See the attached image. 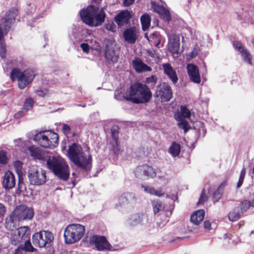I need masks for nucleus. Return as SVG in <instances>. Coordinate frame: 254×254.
Returning a JSON list of instances; mask_svg holds the SVG:
<instances>
[{
	"label": "nucleus",
	"instance_id": "1",
	"mask_svg": "<svg viewBox=\"0 0 254 254\" xmlns=\"http://www.w3.org/2000/svg\"><path fill=\"white\" fill-rule=\"evenodd\" d=\"M30 156L34 159L45 160L46 159L47 165L55 175L60 179L66 181L69 176V169L68 165L64 159L50 154L45 155L40 149L34 145L27 146Z\"/></svg>",
	"mask_w": 254,
	"mask_h": 254
},
{
	"label": "nucleus",
	"instance_id": "2",
	"mask_svg": "<svg viewBox=\"0 0 254 254\" xmlns=\"http://www.w3.org/2000/svg\"><path fill=\"white\" fill-rule=\"evenodd\" d=\"M123 97L127 101L133 103L146 104L150 101L152 94L146 84L135 82L130 85L128 90L124 93Z\"/></svg>",
	"mask_w": 254,
	"mask_h": 254
},
{
	"label": "nucleus",
	"instance_id": "3",
	"mask_svg": "<svg viewBox=\"0 0 254 254\" xmlns=\"http://www.w3.org/2000/svg\"><path fill=\"white\" fill-rule=\"evenodd\" d=\"M67 156L75 166L84 169L91 163L92 156L89 151L84 152L82 147L75 143L69 145Z\"/></svg>",
	"mask_w": 254,
	"mask_h": 254
},
{
	"label": "nucleus",
	"instance_id": "4",
	"mask_svg": "<svg viewBox=\"0 0 254 254\" xmlns=\"http://www.w3.org/2000/svg\"><path fill=\"white\" fill-rule=\"evenodd\" d=\"M81 19L85 24L97 27L101 25L105 20L106 14L103 9H100L97 6L89 5L82 9L80 12Z\"/></svg>",
	"mask_w": 254,
	"mask_h": 254
},
{
	"label": "nucleus",
	"instance_id": "5",
	"mask_svg": "<svg viewBox=\"0 0 254 254\" xmlns=\"http://www.w3.org/2000/svg\"><path fill=\"white\" fill-rule=\"evenodd\" d=\"M17 10L12 8L2 17L0 23V57L4 59L6 56V45L4 40V36L7 34L11 25L14 22L17 15Z\"/></svg>",
	"mask_w": 254,
	"mask_h": 254
},
{
	"label": "nucleus",
	"instance_id": "6",
	"mask_svg": "<svg viewBox=\"0 0 254 254\" xmlns=\"http://www.w3.org/2000/svg\"><path fill=\"white\" fill-rule=\"evenodd\" d=\"M36 76V72L34 69L27 68L22 71L18 68H13L10 72V77L12 80L16 79L18 86L21 89L25 88L31 83Z\"/></svg>",
	"mask_w": 254,
	"mask_h": 254
},
{
	"label": "nucleus",
	"instance_id": "7",
	"mask_svg": "<svg viewBox=\"0 0 254 254\" xmlns=\"http://www.w3.org/2000/svg\"><path fill=\"white\" fill-rule=\"evenodd\" d=\"M45 131H40L34 135V140L43 148H53L57 144L58 135L56 133L48 132L45 134Z\"/></svg>",
	"mask_w": 254,
	"mask_h": 254
},
{
	"label": "nucleus",
	"instance_id": "8",
	"mask_svg": "<svg viewBox=\"0 0 254 254\" xmlns=\"http://www.w3.org/2000/svg\"><path fill=\"white\" fill-rule=\"evenodd\" d=\"M136 200L137 197L134 193L126 192L120 196L118 202L115 204V207L123 213L132 209Z\"/></svg>",
	"mask_w": 254,
	"mask_h": 254
},
{
	"label": "nucleus",
	"instance_id": "9",
	"mask_svg": "<svg viewBox=\"0 0 254 254\" xmlns=\"http://www.w3.org/2000/svg\"><path fill=\"white\" fill-rule=\"evenodd\" d=\"M33 242L35 245L39 247H49L54 240L53 234L48 231H43L35 233L32 237Z\"/></svg>",
	"mask_w": 254,
	"mask_h": 254
},
{
	"label": "nucleus",
	"instance_id": "10",
	"mask_svg": "<svg viewBox=\"0 0 254 254\" xmlns=\"http://www.w3.org/2000/svg\"><path fill=\"white\" fill-rule=\"evenodd\" d=\"M105 55L109 64L117 63L119 59V49L116 45V42L112 40H107L105 42Z\"/></svg>",
	"mask_w": 254,
	"mask_h": 254
},
{
	"label": "nucleus",
	"instance_id": "11",
	"mask_svg": "<svg viewBox=\"0 0 254 254\" xmlns=\"http://www.w3.org/2000/svg\"><path fill=\"white\" fill-rule=\"evenodd\" d=\"M13 212L16 219L19 222L32 219L34 214L33 209L31 207L23 204L16 206Z\"/></svg>",
	"mask_w": 254,
	"mask_h": 254
},
{
	"label": "nucleus",
	"instance_id": "12",
	"mask_svg": "<svg viewBox=\"0 0 254 254\" xmlns=\"http://www.w3.org/2000/svg\"><path fill=\"white\" fill-rule=\"evenodd\" d=\"M89 243L99 251H111L112 247L103 236L93 235L89 238Z\"/></svg>",
	"mask_w": 254,
	"mask_h": 254
},
{
	"label": "nucleus",
	"instance_id": "13",
	"mask_svg": "<svg viewBox=\"0 0 254 254\" xmlns=\"http://www.w3.org/2000/svg\"><path fill=\"white\" fill-rule=\"evenodd\" d=\"M30 238V229L28 226L17 228L11 235V242L13 245H17Z\"/></svg>",
	"mask_w": 254,
	"mask_h": 254
},
{
	"label": "nucleus",
	"instance_id": "14",
	"mask_svg": "<svg viewBox=\"0 0 254 254\" xmlns=\"http://www.w3.org/2000/svg\"><path fill=\"white\" fill-rule=\"evenodd\" d=\"M28 178L31 185L40 186L46 182V176L45 170L40 171L36 169H30L28 172Z\"/></svg>",
	"mask_w": 254,
	"mask_h": 254
},
{
	"label": "nucleus",
	"instance_id": "15",
	"mask_svg": "<svg viewBox=\"0 0 254 254\" xmlns=\"http://www.w3.org/2000/svg\"><path fill=\"white\" fill-rule=\"evenodd\" d=\"M160 97L162 102H168L172 97V91L171 86L166 82L161 83L157 86L154 95Z\"/></svg>",
	"mask_w": 254,
	"mask_h": 254
},
{
	"label": "nucleus",
	"instance_id": "16",
	"mask_svg": "<svg viewBox=\"0 0 254 254\" xmlns=\"http://www.w3.org/2000/svg\"><path fill=\"white\" fill-rule=\"evenodd\" d=\"M136 178L140 179H145L147 178H154L156 173L152 166L143 164L137 166L134 171Z\"/></svg>",
	"mask_w": 254,
	"mask_h": 254
},
{
	"label": "nucleus",
	"instance_id": "17",
	"mask_svg": "<svg viewBox=\"0 0 254 254\" xmlns=\"http://www.w3.org/2000/svg\"><path fill=\"white\" fill-rule=\"evenodd\" d=\"M187 68L190 80L194 83H200L201 78L199 69L197 66L194 64H189L187 65Z\"/></svg>",
	"mask_w": 254,
	"mask_h": 254
},
{
	"label": "nucleus",
	"instance_id": "18",
	"mask_svg": "<svg viewBox=\"0 0 254 254\" xmlns=\"http://www.w3.org/2000/svg\"><path fill=\"white\" fill-rule=\"evenodd\" d=\"M180 37L177 34H171L169 37L168 50L172 54H178L180 49Z\"/></svg>",
	"mask_w": 254,
	"mask_h": 254
},
{
	"label": "nucleus",
	"instance_id": "19",
	"mask_svg": "<svg viewBox=\"0 0 254 254\" xmlns=\"http://www.w3.org/2000/svg\"><path fill=\"white\" fill-rule=\"evenodd\" d=\"M138 36V31L135 27H133L126 29L123 33V37L125 40L131 44L135 43Z\"/></svg>",
	"mask_w": 254,
	"mask_h": 254
},
{
	"label": "nucleus",
	"instance_id": "20",
	"mask_svg": "<svg viewBox=\"0 0 254 254\" xmlns=\"http://www.w3.org/2000/svg\"><path fill=\"white\" fill-rule=\"evenodd\" d=\"M234 48L238 51L242 55L243 60L250 64H252V56L242 44L237 41L233 42Z\"/></svg>",
	"mask_w": 254,
	"mask_h": 254
},
{
	"label": "nucleus",
	"instance_id": "21",
	"mask_svg": "<svg viewBox=\"0 0 254 254\" xmlns=\"http://www.w3.org/2000/svg\"><path fill=\"white\" fill-rule=\"evenodd\" d=\"M15 179L14 174L10 171H6L3 176L2 186L6 190H10L14 187Z\"/></svg>",
	"mask_w": 254,
	"mask_h": 254
},
{
	"label": "nucleus",
	"instance_id": "22",
	"mask_svg": "<svg viewBox=\"0 0 254 254\" xmlns=\"http://www.w3.org/2000/svg\"><path fill=\"white\" fill-rule=\"evenodd\" d=\"M144 221H147V216L143 213L132 214L127 220V223L130 226H135L138 224H145Z\"/></svg>",
	"mask_w": 254,
	"mask_h": 254
},
{
	"label": "nucleus",
	"instance_id": "23",
	"mask_svg": "<svg viewBox=\"0 0 254 254\" xmlns=\"http://www.w3.org/2000/svg\"><path fill=\"white\" fill-rule=\"evenodd\" d=\"M131 18V15L128 10H123L115 18V21L119 26L127 24Z\"/></svg>",
	"mask_w": 254,
	"mask_h": 254
},
{
	"label": "nucleus",
	"instance_id": "24",
	"mask_svg": "<svg viewBox=\"0 0 254 254\" xmlns=\"http://www.w3.org/2000/svg\"><path fill=\"white\" fill-rule=\"evenodd\" d=\"M132 66L138 73L151 71V68L144 63L140 59H135L132 62Z\"/></svg>",
	"mask_w": 254,
	"mask_h": 254
},
{
	"label": "nucleus",
	"instance_id": "25",
	"mask_svg": "<svg viewBox=\"0 0 254 254\" xmlns=\"http://www.w3.org/2000/svg\"><path fill=\"white\" fill-rule=\"evenodd\" d=\"M162 67L165 74L169 77L173 83H176L178 80V78L176 71L171 64L169 63L164 64Z\"/></svg>",
	"mask_w": 254,
	"mask_h": 254
},
{
	"label": "nucleus",
	"instance_id": "26",
	"mask_svg": "<svg viewBox=\"0 0 254 254\" xmlns=\"http://www.w3.org/2000/svg\"><path fill=\"white\" fill-rule=\"evenodd\" d=\"M154 10L156 12L158 13L160 15L161 18L164 20L169 22L171 20L170 11L162 5H155Z\"/></svg>",
	"mask_w": 254,
	"mask_h": 254
},
{
	"label": "nucleus",
	"instance_id": "27",
	"mask_svg": "<svg viewBox=\"0 0 254 254\" xmlns=\"http://www.w3.org/2000/svg\"><path fill=\"white\" fill-rule=\"evenodd\" d=\"M71 228L68 225L64 230V237L66 244H72L78 241Z\"/></svg>",
	"mask_w": 254,
	"mask_h": 254
},
{
	"label": "nucleus",
	"instance_id": "28",
	"mask_svg": "<svg viewBox=\"0 0 254 254\" xmlns=\"http://www.w3.org/2000/svg\"><path fill=\"white\" fill-rule=\"evenodd\" d=\"M205 211L203 209H199L194 211L190 216V221L193 224L198 225L203 219Z\"/></svg>",
	"mask_w": 254,
	"mask_h": 254
},
{
	"label": "nucleus",
	"instance_id": "29",
	"mask_svg": "<svg viewBox=\"0 0 254 254\" xmlns=\"http://www.w3.org/2000/svg\"><path fill=\"white\" fill-rule=\"evenodd\" d=\"M69 226L71 227V229L74 233H75V235L78 241L81 239L85 233L84 227L80 224H77L69 225Z\"/></svg>",
	"mask_w": 254,
	"mask_h": 254
},
{
	"label": "nucleus",
	"instance_id": "30",
	"mask_svg": "<svg viewBox=\"0 0 254 254\" xmlns=\"http://www.w3.org/2000/svg\"><path fill=\"white\" fill-rule=\"evenodd\" d=\"M142 189H143L144 191L151 195H154L158 197L163 196L164 192H163L162 189L160 188L158 190H155L154 188L149 186H144L142 185L141 186Z\"/></svg>",
	"mask_w": 254,
	"mask_h": 254
},
{
	"label": "nucleus",
	"instance_id": "31",
	"mask_svg": "<svg viewBox=\"0 0 254 254\" xmlns=\"http://www.w3.org/2000/svg\"><path fill=\"white\" fill-rule=\"evenodd\" d=\"M19 221L16 219V218L13 215V212L7 217L5 220V227L8 230H13L16 227V225Z\"/></svg>",
	"mask_w": 254,
	"mask_h": 254
},
{
	"label": "nucleus",
	"instance_id": "32",
	"mask_svg": "<svg viewBox=\"0 0 254 254\" xmlns=\"http://www.w3.org/2000/svg\"><path fill=\"white\" fill-rule=\"evenodd\" d=\"M175 117L178 122V126L179 127L184 129V132L186 133L190 128L189 123L180 115H175Z\"/></svg>",
	"mask_w": 254,
	"mask_h": 254
},
{
	"label": "nucleus",
	"instance_id": "33",
	"mask_svg": "<svg viewBox=\"0 0 254 254\" xmlns=\"http://www.w3.org/2000/svg\"><path fill=\"white\" fill-rule=\"evenodd\" d=\"M153 213L155 215L162 212L164 209V205L159 200H154L151 201Z\"/></svg>",
	"mask_w": 254,
	"mask_h": 254
},
{
	"label": "nucleus",
	"instance_id": "34",
	"mask_svg": "<svg viewBox=\"0 0 254 254\" xmlns=\"http://www.w3.org/2000/svg\"><path fill=\"white\" fill-rule=\"evenodd\" d=\"M142 30L145 31L150 26L151 18L147 13L143 14L140 17Z\"/></svg>",
	"mask_w": 254,
	"mask_h": 254
},
{
	"label": "nucleus",
	"instance_id": "35",
	"mask_svg": "<svg viewBox=\"0 0 254 254\" xmlns=\"http://www.w3.org/2000/svg\"><path fill=\"white\" fill-rule=\"evenodd\" d=\"M181 151L180 145L176 142H173L169 148L168 152L174 157H177L179 155Z\"/></svg>",
	"mask_w": 254,
	"mask_h": 254
},
{
	"label": "nucleus",
	"instance_id": "36",
	"mask_svg": "<svg viewBox=\"0 0 254 254\" xmlns=\"http://www.w3.org/2000/svg\"><path fill=\"white\" fill-rule=\"evenodd\" d=\"M241 214H242L240 210L239 207H237L229 213L228 218L231 221H236L240 218Z\"/></svg>",
	"mask_w": 254,
	"mask_h": 254
},
{
	"label": "nucleus",
	"instance_id": "37",
	"mask_svg": "<svg viewBox=\"0 0 254 254\" xmlns=\"http://www.w3.org/2000/svg\"><path fill=\"white\" fill-rule=\"evenodd\" d=\"M24 245L20 246V248L22 250L25 252H33L36 251V249L34 248L30 242V238L26 239L25 241H23Z\"/></svg>",
	"mask_w": 254,
	"mask_h": 254
},
{
	"label": "nucleus",
	"instance_id": "38",
	"mask_svg": "<svg viewBox=\"0 0 254 254\" xmlns=\"http://www.w3.org/2000/svg\"><path fill=\"white\" fill-rule=\"evenodd\" d=\"M12 64L18 67H23L27 64V62L24 58L21 56L16 57L12 60Z\"/></svg>",
	"mask_w": 254,
	"mask_h": 254
},
{
	"label": "nucleus",
	"instance_id": "39",
	"mask_svg": "<svg viewBox=\"0 0 254 254\" xmlns=\"http://www.w3.org/2000/svg\"><path fill=\"white\" fill-rule=\"evenodd\" d=\"M34 103V101L32 98H27L24 101L22 109L27 112L33 107Z\"/></svg>",
	"mask_w": 254,
	"mask_h": 254
},
{
	"label": "nucleus",
	"instance_id": "40",
	"mask_svg": "<svg viewBox=\"0 0 254 254\" xmlns=\"http://www.w3.org/2000/svg\"><path fill=\"white\" fill-rule=\"evenodd\" d=\"M150 42L151 44H153L155 47L158 46L160 44V38L157 33H153L150 35Z\"/></svg>",
	"mask_w": 254,
	"mask_h": 254
},
{
	"label": "nucleus",
	"instance_id": "41",
	"mask_svg": "<svg viewBox=\"0 0 254 254\" xmlns=\"http://www.w3.org/2000/svg\"><path fill=\"white\" fill-rule=\"evenodd\" d=\"M250 201L245 200L241 202L239 205V208H240L242 214L245 213L251 206Z\"/></svg>",
	"mask_w": 254,
	"mask_h": 254
},
{
	"label": "nucleus",
	"instance_id": "42",
	"mask_svg": "<svg viewBox=\"0 0 254 254\" xmlns=\"http://www.w3.org/2000/svg\"><path fill=\"white\" fill-rule=\"evenodd\" d=\"M113 153L116 156H118L119 154H120L121 152V149L119 147L118 141H114V142L112 143V149H111Z\"/></svg>",
	"mask_w": 254,
	"mask_h": 254
},
{
	"label": "nucleus",
	"instance_id": "43",
	"mask_svg": "<svg viewBox=\"0 0 254 254\" xmlns=\"http://www.w3.org/2000/svg\"><path fill=\"white\" fill-rule=\"evenodd\" d=\"M182 118H189L190 116V111L186 107L181 106L180 115H179Z\"/></svg>",
	"mask_w": 254,
	"mask_h": 254
},
{
	"label": "nucleus",
	"instance_id": "44",
	"mask_svg": "<svg viewBox=\"0 0 254 254\" xmlns=\"http://www.w3.org/2000/svg\"><path fill=\"white\" fill-rule=\"evenodd\" d=\"M111 131L112 133V136L114 140V141H118V133L119 131V128L118 126H114L111 129Z\"/></svg>",
	"mask_w": 254,
	"mask_h": 254
},
{
	"label": "nucleus",
	"instance_id": "45",
	"mask_svg": "<svg viewBox=\"0 0 254 254\" xmlns=\"http://www.w3.org/2000/svg\"><path fill=\"white\" fill-rule=\"evenodd\" d=\"M157 78L155 75H151L150 77L146 78L145 84H147L151 86H154L157 83Z\"/></svg>",
	"mask_w": 254,
	"mask_h": 254
},
{
	"label": "nucleus",
	"instance_id": "46",
	"mask_svg": "<svg viewBox=\"0 0 254 254\" xmlns=\"http://www.w3.org/2000/svg\"><path fill=\"white\" fill-rule=\"evenodd\" d=\"M208 199V196H207L205 190L203 189L201 193V195L200 196V197L199 198L198 201L197 202V204H202L205 201H206Z\"/></svg>",
	"mask_w": 254,
	"mask_h": 254
},
{
	"label": "nucleus",
	"instance_id": "47",
	"mask_svg": "<svg viewBox=\"0 0 254 254\" xmlns=\"http://www.w3.org/2000/svg\"><path fill=\"white\" fill-rule=\"evenodd\" d=\"M221 188V185L219 187V188L213 193V199L214 202H218L221 198L222 193L220 192L219 189Z\"/></svg>",
	"mask_w": 254,
	"mask_h": 254
},
{
	"label": "nucleus",
	"instance_id": "48",
	"mask_svg": "<svg viewBox=\"0 0 254 254\" xmlns=\"http://www.w3.org/2000/svg\"><path fill=\"white\" fill-rule=\"evenodd\" d=\"M0 163L1 164L7 163V154L3 150H0Z\"/></svg>",
	"mask_w": 254,
	"mask_h": 254
},
{
	"label": "nucleus",
	"instance_id": "49",
	"mask_svg": "<svg viewBox=\"0 0 254 254\" xmlns=\"http://www.w3.org/2000/svg\"><path fill=\"white\" fill-rule=\"evenodd\" d=\"M14 167L17 173L19 174V172L21 171L22 168V163L20 161H16L14 163Z\"/></svg>",
	"mask_w": 254,
	"mask_h": 254
},
{
	"label": "nucleus",
	"instance_id": "50",
	"mask_svg": "<svg viewBox=\"0 0 254 254\" xmlns=\"http://www.w3.org/2000/svg\"><path fill=\"white\" fill-rule=\"evenodd\" d=\"M105 27L107 30L111 31L113 32H115L116 31V25L113 22L108 23L106 24Z\"/></svg>",
	"mask_w": 254,
	"mask_h": 254
},
{
	"label": "nucleus",
	"instance_id": "51",
	"mask_svg": "<svg viewBox=\"0 0 254 254\" xmlns=\"http://www.w3.org/2000/svg\"><path fill=\"white\" fill-rule=\"evenodd\" d=\"M70 127L69 125L64 124L62 126V130L64 134L66 135H68L70 131Z\"/></svg>",
	"mask_w": 254,
	"mask_h": 254
},
{
	"label": "nucleus",
	"instance_id": "52",
	"mask_svg": "<svg viewBox=\"0 0 254 254\" xmlns=\"http://www.w3.org/2000/svg\"><path fill=\"white\" fill-rule=\"evenodd\" d=\"M147 53L150 57L153 58H156L158 57L156 51L153 49L147 50Z\"/></svg>",
	"mask_w": 254,
	"mask_h": 254
},
{
	"label": "nucleus",
	"instance_id": "53",
	"mask_svg": "<svg viewBox=\"0 0 254 254\" xmlns=\"http://www.w3.org/2000/svg\"><path fill=\"white\" fill-rule=\"evenodd\" d=\"M80 47L83 52L88 53L89 52V46L87 43H83L81 44Z\"/></svg>",
	"mask_w": 254,
	"mask_h": 254
},
{
	"label": "nucleus",
	"instance_id": "54",
	"mask_svg": "<svg viewBox=\"0 0 254 254\" xmlns=\"http://www.w3.org/2000/svg\"><path fill=\"white\" fill-rule=\"evenodd\" d=\"M26 113V112H25V111L22 109L21 110L19 111L16 113H15L14 115V117L15 118L19 119L24 116Z\"/></svg>",
	"mask_w": 254,
	"mask_h": 254
},
{
	"label": "nucleus",
	"instance_id": "55",
	"mask_svg": "<svg viewBox=\"0 0 254 254\" xmlns=\"http://www.w3.org/2000/svg\"><path fill=\"white\" fill-rule=\"evenodd\" d=\"M6 212V208L5 206L0 203V217H3Z\"/></svg>",
	"mask_w": 254,
	"mask_h": 254
},
{
	"label": "nucleus",
	"instance_id": "56",
	"mask_svg": "<svg viewBox=\"0 0 254 254\" xmlns=\"http://www.w3.org/2000/svg\"><path fill=\"white\" fill-rule=\"evenodd\" d=\"M123 96L124 94L122 96L121 93L119 91L116 90L115 92L114 98L117 100H121L122 98H124Z\"/></svg>",
	"mask_w": 254,
	"mask_h": 254
},
{
	"label": "nucleus",
	"instance_id": "57",
	"mask_svg": "<svg viewBox=\"0 0 254 254\" xmlns=\"http://www.w3.org/2000/svg\"><path fill=\"white\" fill-rule=\"evenodd\" d=\"M18 190L22 192L26 190V188L24 183H18Z\"/></svg>",
	"mask_w": 254,
	"mask_h": 254
},
{
	"label": "nucleus",
	"instance_id": "58",
	"mask_svg": "<svg viewBox=\"0 0 254 254\" xmlns=\"http://www.w3.org/2000/svg\"><path fill=\"white\" fill-rule=\"evenodd\" d=\"M204 227L206 230H210L211 227V223L209 221L205 220L204 222Z\"/></svg>",
	"mask_w": 254,
	"mask_h": 254
},
{
	"label": "nucleus",
	"instance_id": "59",
	"mask_svg": "<svg viewBox=\"0 0 254 254\" xmlns=\"http://www.w3.org/2000/svg\"><path fill=\"white\" fill-rule=\"evenodd\" d=\"M244 178L245 177L239 176V181L237 184V187L238 188H239L242 185Z\"/></svg>",
	"mask_w": 254,
	"mask_h": 254
},
{
	"label": "nucleus",
	"instance_id": "60",
	"mask_svg": "<svg viewBox=\"0 0 254 254\" xmlns=\"http://www.w3.org/2000/svg\"><path fill=\"white\" fill-rule=\"evenodd\" d=\"M134 1V0H124V4L126 6L131 5Z\"/></svg>",
	"mask_w": 254,
	"mask_h": 254
},
{
	"label": "nucleus",
	"instance_id": "61",
	"mask_svg": "<svg viewBox=\"0 0 254 254\" xmlns=\"http://www.w3.org/2000/svg\"><path fill=\"white\" fill-rule=\"evenodd\" d=\"M246 175V168L243 167L241 170L240 176L245 177Z\"/></svg>",
	"mask_w": 254,
	"mask_h": 254
},
{
	"label": "nucleus",
	"instance_id": "62",
	"mask_svg": "<svg viewBox=\"0 0 254 254\" xmlns=\"http://www.w3.org/2000/svg\"><path fill=\"white\" fill-rule=\"evenodd\" d=\"M14 142L15 144L17 146H20V143H22L21 142V138H18V139H15L14 140Z\"/></svg>",
	"mask_w": 254,
	"mask_h": 254
},
{
	"label": "nucleus",
	"instance_id": "63",
	"mask_svg": "<svg viewBox=\"0 0 254 254\" xmlns=\"http://www.w3.org/2000/svg\"><path fill=\"white\" fill-rule=\"evenodd\" d=\"M14 254H23L21 249L20 248V246L15 250V253Z\"/></svg>",
	"mask_w": 254,
	"mask_h": 254
},
{
	"label": "nucleus",
	"instance_id": "64",
	"mask_svg": "<svg viewBox=\"0 0 254 254\" xmlns=\"http://www.w3.org/2000/svg\"><path fill=\"white\" fill-rule=\"evenodd\" d=\"M24 183L23 182V179L22 177L20 176L19 174H18V183Z\"/></svg>",
	"mask_w": 254,
	"mask_h": 254
}]
</instances>
